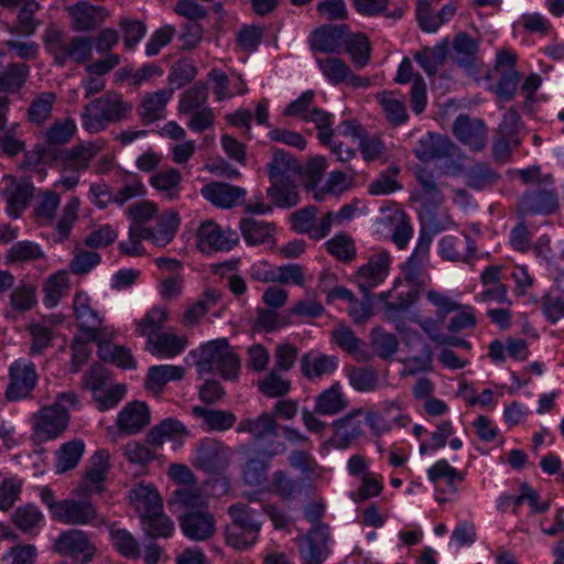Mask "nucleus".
I'll list each match as a JSON object with an SVG mask.
<instances>
[{
  "label": "nucleus",
  "mask_w": 564,
  "mask_h": 564,
  "mask_svg": "<svg viewBox=\"0 0 564 564\" xmlns=\"http://www.w3.org/2000/svg\"><path fill=\"white\" fill-rule=\"evenodd\" d=\"M42 40L57 66H65L69 62L86 64L93 58V41L89 36L75 35L67 39L54 23L47 25Z\"/></svg>",
  "instance_id": "obj_1"
},
{
  "label": "nucleus",
  "mask_w": 564,
  "mask_h": 564,
  "mask_svg": "<svg viewBox=\"0 0 564 564\" xmlns=\"http://www.w3.org/2000/svg\"><path fill=\"white\" fill-rule=\"evenodd\" d=\"M132 110V104L123 100L113 90L107 91L88 102L82 112V126L89 133L104 131L108 123L126 120Z\"/></svg>",
  "instance_id": "obj_2"
},
{
  "label": "nucleus",
  "mask_w": 564,
  "mask_h": 564,
  "mask_svg": "<svg viewBox=\"0 0 564 564\" xmlns=\"http://www.w3.org/2000/svg\"><path fill=\"white\" fill-rule=\"evenodd\" d=\"M78 398L74 392H63L55 402L39 411L35 415L34 432L40 441L58 437L67 427L69 411L78 406Z\"/></svg>",
  "instance_id": "obj_3"
},
{
  "label": "nucleus",
  "mask_w": 564,
  "mask_h": 564,
  "mask_svg": "<svg viewBox=\"0 0 564 564\" xmlns=\"http://www.w3.org/2000/svg\"><path fill=\"white\" fill-rule=\"evenodd\" d=\"M231 449L218 440L206 437L196 445L193 464L196 468L208 474H220L230 460Z\"/></svg>",
  "instance_id": "obj_4"
},
{
  "label": "nucleus",
  "mask_w": 564,
  "mask_h": 564,
  "mask_svg": "<svg viewBox=\"0 0 564 564\" xmlns=\"http://www.w3.org/2000/svg\"><path fill=\"white\" fill-rule=\"evenodd\" d=\"M53 551L85 564L93 560L96 547L84 531L69 529L57 536Z\"/></svg>",
  "instance_id": "obj_5"
},
{
  "label": "nucleus",
  "mask_w": 564,
  "mask_h": 564,
  "mask_svg": "<svg viewBox=\"0 0 564 564\" xmlns=\"http://www.w3.org/2000/svg\"><path fill=\"white\" fill-rule=\"evenodd\" d=\"M225 380H235L240 370V360L225 338L212 340L200 348Z\"/></svg>",
  "instance_id": "obj_6"
},
{
  "label": "nucleus",
  "mask_w": 564,
  "mask_h": 564,
  "mask_svg": "<svg viewBox=\"0 0 564 564\" xmlns=\"http://www.w3.org/2000/svg\"><path fill=\"white\" fill-rule=\"evenodd\" d=\"M1 184L3 185L1 195L7 204V213L12 218H19L34 194L33 184L24 177L18 178L11 174L4 175Z\"/></svg>",
  "instance_id": "obj_7"
},
{
  "label": "nucleus",
  "mask_w": 564,
  "mask_h": 564,
  "mask_svg": "<svg viewBox=\"0 0 564 564\" xmlns=\"http://www.w3.org/2000/svg\"><path fill=\"white\" fill-rule=\"evenodd\" d=\"M389 270L390 254L384 250L373 253L367 263L357 270L355 281L366 299H369L370 292L386 280Z\"/></svg>",
  "instance_id": "obj_8"
},
{
  "label": "nucleus",
  "mask_w": 564,
  "mask_h": 564,
  "mask_svg": "<svg viewBox=\"0 0 564 564\" xmlns=\"http://www.w3.org/2000/svg\"><path fill=\"white\" fill-rule=\"evenodd\" d=\"M330 531L326 524H317L297 540L299 552L304 564H322L329 554Z\"/></svg>",
  "instance_id": "obj_9"
},
{
  "label": "nucleus",
  "mask_w": 564,
  "mask_h": 564,
  "mask_svg": "<svg viewBox=\"0 0 564 564\" xmlns=\"http://www.w3.org/2000/svg\"><path fill=\"white\" fill-rule=\"evenodd\" d=\"M197 248L202 252L228 251L239 241V236L230 229H221L214 220L203 221L196 232Z\"/></svg>",
  "instance_id": "obj_10"
},
{
  "label": "nucleus",
  "mask_w": 564,
  "mask_h": 564,
  "mask_svg": "<svg viewBox=\"0 0 564 564\" xmlns=\"http://www.w3.org/2000/svg\"><path fill=\"white\" fill-rule=\"evenodd\" d=\"M557 208V194L547 185H538L524 192L518 200V209L522 215H550Z\"/></svg>",
  "instance_id": "obj_11"
},
{
  "label": "nucleus",
  "mask_w": 564,
  "mask_h": 564,
  "mask_svg": "<svg viewBox=\"0 0 564 564\" xmlns=\"http://www.w3.org/2000/svg\"><path fill=\"white\" fill-rule=\"evenodd\" d=\"M413 151L421 162L453 159L459 155V148L448 137L432 132L421 138Z\"/></svg>",
  "instance_id": "obj_12"
},
{
  "label": "nucleus",
  "mask_w": 564,
  "mask_h": 564,
  "mask_svg": "<svg viewBox=\"0 0 564 564\" xmlns=\"http://www.w3.org/2000/svg\"><path fill=\"white\" fill-rule=\"evenodd\" d=\"M178 521L183 534L192 541H207L216 532L215 516L207 510L184 512Z\"/></svg>",
  "instance_id": "obj_13"
},
{
  "label": "nucleus",
  "mask_w": 564,
  "mask_h": 564,
  "mask_svg": "<svg viewBox=\"0 0 564 564\" xmlns=\"http://www.w3.org/2000/svg\"><path fill=\"white\" fill-rule=\"evenodd\" d=\"M37 381L35 367L32 362L21 360L10 366V384L6 391L9 401H19L30 395Z\"/></svg>",
  "instance_id": "obj_14"
},
{
  "label": "nucleus",
  "mask_w": 564,
  "mask_h": 564,
  "mask_svg": "<svg viewBox=\"0 0 564 564\" xmlns=\"http://www.w3.org/2000/svg\"><path fill=\"white\" fill-rule=\"evenodd\" d=\"M73 308L85 340H97L101 335L100 326L102 318L99 316L98 312L91 307L90 297L84 291H78L75 294Z\"/></svg>",
  "instance_id": "obj_15"
},
{
  "label": "nucleus",
  "mask_w": 564,
  "mask_h": 564,
  "mask_svg": "<svg viewBox=\"0 0 564 564\" xmlns=\"http://www.w3.org/2000/svg\"><path fill=\"white\" fill-rule=\"evenodd\" d=\"M362 412L360 408L354 409L344 416L333 421V435L329 442L335 448H348L356 440L362 436V422L359 420Z\"/></svg>",
  "instance_id": "obj_16"
},
{
  "label": "nucleus",
  "mask_w": 564,
  "mask_h": 564,
  "mask_svg": "<svg viewBox=\"0 0 564 564\" xmlns=\"http://www.w3.org/2000/svg\"><path fill=\"white\" fill-rule=\"evenodd\" d=\"M150 409L141 401H132L123 406L117 417L119 429L112 436L117 442L120 434L134 435L141 432L150 423Z\"/></svg>",
  "instance_id": "obj_17"
},
{
  "label": "nucleus",
  "mask_w": 564,
  "mask_h": 564,
  "mask_svg": "<svg viewBox=\"0 0 564 564\" xmlns=\"http://www.w3.org/2000/svg\"><path fill=\"white\" fill-rule=\"evenodd\" d=\"M453 133L473 151H480L487 142V128L482 120L459 115L453 123Z\"/></svg>",
  "instance_id": "obj_18"
},
{
  "label": "nucleus",
  "mask_w": 564,
  "mask_h": 564,
  "mask_svg": "<svg viewBox=\"0 0 564 564\" xmlns=\"http://www.w3.org/2000/svg\"><path fill=\"white\" fill-rule=\"evenodd\" d=\"M378 300L383 305L384 317L390 322H395L397 329L403 332L402 318L417 300V292L411 290L398 293L395 296L392 291L382 292L378 295Z\"/></svg>",
  "instance_id": "obj_19"
},
{
  "label": "nucleus",
  "mask_w": 564,
  "mask_h": 564,
  "mask_svg": "<svg viewBox=\"0 0 564 564\" xmlns=\"http://www.w3.org/2000/svg\"><path fill=\"white\" fill-rule=\"evenodd\" d=\"M58 512L54 518L68 525H84L97 518V510L89 500H61Z\"/></svg>",
  "instance_id": "obj_20"
},
{
  "label": "nucleus",
  "mask_w": 564,
  "mask_h": 564,
  "mask_svg": "<svg viewBox=\"0 0 564 564\" xmlns=\"http://www.w3.org/2000/svg\"><path fill=\"white\" fill-rule=\"evenodd\" d=\"M411 80H413L410 91L412 109L420 115L426 107V85L422 76L414 74L412 62L405 56L399 65L395 82L406 84Z\"/></svg>",
  "instance_id": "obj_21"
},
{
  "label": "nucleus",
  "mask_w": 564,
  "mask_h": 564,
  "mask_svg": "<svg viewBox=\"0 0 564 564\" xmlns=\"http://www.w3.org/2000/svg\"><path fill=\"white\" fill-rule=\"evenodd\" d=\"M346 25H324L312 33L310 46L313 52L337 53L345 44Z\"/></svg>",
  "instance_id": "obj_22"
},
{
  "label": "nucleus",
  "mask_w": 564,
  "mask_h": 564,
  "mask_svg": "<svg viewBox=\"0 0 564 564\" xmlns=\"http://www.w3.org/2000/svg\"><path fill=\"white\" fill-rule=\"evenodd\" d=\"M72 18V28L77 32H87L99 26L108 17L102 7H96L88 2H78L67 8Z\"/></svg>",
  "instance_id": "obj_23"
},
{
  "label": "nucleus",
  "mask_w": 564,
  "mask_h": 564,
  "mask_svg": "<svg viewBox=\"0 0 564 564\" xmlns=\"http://www.w3.org/2000/svg\"><path fill=\"white\" fill-rule=\"evenodd\" d=\"M209 498L196 484L191 486H178L169 499V506L178 510L196 511L205 510L208 507Z\"/></svg>",
  "instance_id": "obj_24"
},
{
  "label": "nucleus",
  "mask_w": 564,
  "mask_h": 564,
  "mask_svg": "<svg viewBox=\"0 0 564 564\" xmlns=\"http://www.w3.org/2000/svg\"><path fill=\"white\" fill-rule=\"evenodd\" d=\"M203 197L213 205L221 208H230L245 198L247 192L242 187L227 183L213 182L200 191Z\"/></svg>",
  "instance_id": "obj_25"
},
{
  "label": "nucleus",
  "mask_w": 564,
  "mask_h": 564,
  "mask_svg": "<svg viewBox=\"0 0 564 564\" xmlns=\"http://www.w3.org/2000/svg\"><path fill=\"white\" fill-rule=\"evenodd\" d=\"M129 500L142 519L160 513L163 509L162 499L152 485H135L129 491Z\"/></svg>",
  "instance_id": "obj_26"
},
{
  "label": "nucleus",
  "mask_w": 564,
  "mask_h": 564,
  "mask_svg": "<svg viewBox=\"0 0 564 564\" xmlns=\"http://www.w3.org/2000/svg\"><path fill=\"white\" fill-rule=\"evenodd\" d=\"M228 514L231 518L232 534L241 529H247V536L250 540H258L262 522L250 506L241 502L234 503L228 508Z\"/></svg>",
  "instance_id": "obj_27"
},
{
  "label": "nucleus",
  "mask_w": 564,
  "mask_h": 564,
  "mask_svg": "<svg viewBox=\"0 0 564 564\" xmlns=\"http://www.w3.org/2000/svg\"><path fill=\"white\" fill-rule=\"evenodd\" d=\"M100 149L96 143L88 142L65 150L61 156L62 171L79 173L86 170Z\"/></svg>",
  "instance_id": "obj_28"
},
{
  "label": "nucleus",
  "mask_w": 564,
  "mask_h": 564,
  "mask_svg": "<svg viewBox=\"0 0 564 564\" xmlns=\"http://www.w3.org/2000/svg\"><path fill=\"white\" fill-rule=\"evenodd\" d=\"M338 367V358L318 351H310L301 358V371L308 380L332 375Z\"/></svg>",
  "instance_id": "obj_29"
},
{
  "label": "nucleus",
  "mask_w": 564,
  "mask_h": 564,
  "mask_svg": "<svg viewBox=\"0 0 564 564\" xmlns=\"http://www.w3.org/2000/svg\"><path fill=\"white\" fill-rule=\"evenodd\" d=\"M109 471V454L107 451H98L91 457V466L86 471L84 484L79 487V495L88 496L93 491H100Z\"/></svg>",
  "instance_id": "obj_30"
},
{
  "label": "nucleus",
  "mask_w": 564,
  "mask_h": 564,
  "mask_svg": "<svg viewBox=\"0 0 564 564\" xmlns=\"http://www.w3.org/2000/svg\"><path fill=\"white\" fill-rule=\"evenodd\" d=\"M178 226V214L173 209L165 210L156 218V228L145 226L148 240L158 247H164L173 240Z\"/></svg>",
  "instance_id": "obj_31"
},
{
  "label": "nucleus",
  "mask_w": 564,
  "mask_h": 564,
  "mask_svg": "<svg viewBox=\"0 0 564 564\" xmlns=\"http://www.w3.org/2000/svg\"><path fill=\"white\" fill-rule=\"evenodd\" d=\"M440 256L447 261H468L476 251L475 242L468 236H445L440 240Z\"/></svg>",
  "instance_id": "obj_32"
},
{
  "label": "nucleus",
  "mask_w": 564,
  "mask_h": 564,
  "mask_svg": "<svg viewBox=\"0 0 564 564\" xmlns=\"http://www.w3.org/2000/svg\"><path fill=\"white\" fill-rule=\"evenodd\" d=\"M348 408V400L337 381L322 391L315 399L314 411L321 415H336Z\"/></svg>",
  "instance_id": "obj_33"
},
{
  "label": "nucleus",
  "mask_w": 564,
  "mask_h": 564,
  "mask_svg": "<svg viewBox=\"0 0 564 564\" xmlns=\"http://www.w3.org/2000/svg\"><path fill=\"white\" fill-rule=\"evenodd\" d=\"M173 96L172 88H163L144 95L139 107V116L144 123L164 118L165 106Z\"/></svg>",
  "instance_id": "obj_34"
},
{
  "label": "nucleus",
  "mask_w": 564,
  "mask_h": 564,
  "mask_svg": "<svg viewBox=\"0 0 564 564\" xmlns=\"http://www.w3.org/2000/svg\"><path fill=\"white\" fill-rule=\"evenodd\" d=\"M41 9L36 0H26L19 8L15 24H8L7 31L10 34L22 36H32L41 26L42 22L35 18V13Z\"/></svg>",
  "instance_id": "obj_35"
},
{
  "label": "nucleus",
  "mask_w": 564,
  "mask_h": 564,
  "mask_svg": "<svg viewBox=\"0 0 564 564\" xmlns=\"http://www.w3.org/2000/svg\"><path fill=\"white\" fill-rule=\"evenodd\" d=\"M186 347V339L171 332L158 333L147 339L145 348L152 355L173 358L180 355Z\"/></svg>",
  "instance_id": "obj_36"
},
{
  "label": "nucleus",
  "mask_w": 564,
  "mask_h": 564,
  "mask_svg": "<svg viewBox=\"0 0 564 564\" xmlns=\"http://www.w3.org/2000/svg\"><path fill=\"white\" fill-rule=\"evenodd\" d=\"M332 336L338 347L350 354L357 361L365 362L371 359L370 354L365 348V343L348 326L343 324L336 326Z\"/></svg>",
  "instance_id": "obj_37"
},
{
  "label": "nucleus",
  "mask_w": 564,
  "mask_h": 564,
  "mask_svg": "<svg viewBox=\"0 0 564 564\" xmlns=\"http://www.w3.org/2000/svg\"><path fill=\"white\" fill-rule=\"evenodd\" d=\"M240 230L248 245L274 243L275 227L272 223L245 217L240 220Z\"/></svg>",
  "instance_id": "obj_38"
},
{
  "label": "nucleus",
  "mask_w": 564,
  "mask_h": 564,
  "mask_svg": "<svg viewBox=\"0 0 564 564\" xmlns=\"http://www.w3.org/2000/svg\"><path fill=\"white\" fill-rule=\"evenodd\" d=\"M193 414L203 421V427L208 431L225 432L236 423V415L230 411L208 409L196 405Z\"/></svg>",
  "instance_id": "obj_39"
},
{
  "label": "nucleus",
  "mask_w": 564,
  "mask_h": 564,
  "mask_svg": "<svg viewBox=\"0 0 564 564\" xmlns=\"http://www.w3.org/2000/svg\"><path fill=\"white\" fill-rule=\"evenodd\" d=\"M478 43L467 33H458L453 41V61L466 69H475Z\"/></svg>",
  "instance_id": "obj_40"
},
{
  "label": "nucleus",
  "mask_w": 564,
  "mask_h": 564,
  "mask_svg": "<svg viewBox=\"0 0 564 564\" xmlns=\"http://www.w3.org/2000/svg\"><path fill=\"white\" fill-rule=\"evenodd\" d=\"M300 170L301 165L292 154L283 150H275L269 164V177L271 182L289 181Z\"/></svg>",
  "instance_id": "obj_41"
},
{
  "label": "nucleus",
  "mask_w": 564,
  "mask_h": 564,
  "mask_svg": "<svg viewBox=\"0 0 564 564\" xmlns=\"http://www.w3.org/2000/svg\"><path fill=\"white\" fill-rule=\"evenodd\" d=\"M57 96L53 91L36 94L28 108V120L35 126H43L52 117Z\"/></svg>",
  "instance_id": "obj_42"
},
{
  "label": "nucleus",
  "mask_w": 564,
  "mask_h": 564,
  "mask_svg": "<svg viewBox=\"0 0 564 564\" xmlns=\"http://www.w3.org/2000/svg\"><path fill=\"white\" fill-rule=\"evenodd\" d=\"M181 182L182 175L180 171L173 167L162 170L150 178V184L170 200L178 198Z\"/></svg>",
  "instance_id": "obj_43"
},
{
  "label": "nucleus",
  "mask_w": 564,
  "mask_h": 564,
  "mask_svg": "<svg viewBox=\"0 0 564 564\" xmlns=\"http://www.w3.org/2000/svg\"><path fill=\"white\" fill-rule=\"evenodd\" d=\"M279 424L273 415L262 413L257 419H245L237 426V433H250L254 438L276 436Z\"/></svg>",
  "instance_id": "obj_44"
},
{
  "label": "nucleus",
  "mask_w": 564,
  "mask_h": 564,
  "mask_svg": "<svg viewBox=\"0 0 564 564\" xmlns=\"http://www.w3.org/2000/svg\"><path fill=\"white\" fill-rule=\"evenodd\" d=\"M448 54V44L443 41L433 47H424L414 54V59L425 70L429 76L436 74L440 66H442Z\"/></svg>",
  "instance_id": "obj_45"
},
{
  "label": "nucleus",
  "mask_w": 564,
  "mask_h": 564,
  "mask_svg": "<svg viewBox=\"0 0 564 564\" xmlns=\"http://www.w3.org/2000/svg\"><path fill=\"white\" fill-rule=\"evenodd\" d=\"M36 304V286L30 282L21 281L9 296V306L12 312L18 314L32 311Z\"/></svg>",
  "instance_id": "obj_46"
},
{
  "label": "nucleus",
  "mask_w": 564,
  "mask_h": 564,
  "mask_svg": "<svg viewBox=\"0 0 564 564\" xmlns=\"http://www.w3.org/2000/svg\"><path fill=\"white\" fill-rule=\"evenodd\" d=\"M85 451V444L80 440L64 443L56 452V473L63 474L74 469Z\"/></svg>",
  "instance_id": "obj_47"
},
{
  "label": "nucleus",
  "mask_w": 564,
  "mask_h": 564,
  "mask_svg": "<svg viewBox=\"0 0 564 564\" xmlns=\"http://www.w3.org/2000/svg\"><path fill=\"white\" fill-rule=\"evenodd\" d=\"M69 290L68 274L59 271L52 274L43 286V303L46 307H55Z\"/></svg>",
  "instance_id": "obj_48"
},
{
  "label": "nucleus",
  "mask_w": 564,
  "mask_h": 564,
  "mask_svg": "<svg viewBox=\"0 0 564 564\" xmlns=\"http://www.w3.org/2000/svg\"><path fill=\"white\" fill-rule=\"evenodd\" d=\"M79 205L80 200L76 196L70 197L65 204L54 228V241L64 242L69 238L72 228L78 219Z\"/></svg>",
  "instance_id": "obj_49"
},
{
  "label": "nucleus",
  "mask_w": 564,
  "mask_h": 564,
  "mask_svg": "<svg viewBox=\"0 0 564 564\" xmlns=\"http://www.w3.org/2000/svg\"><path fill=\"white\" fill-rule=\"evenodd\" d=\"M344 47L357 68H364L369 63L371 45L365 34L347 32Z\"/></svg>",
  "instance_id": "obj_50"
},
{
  "label": "nucleus",
  "mask_w": 564,
  "mask_h": 564,
  "mask_svg": "<svg viewBox=\"0 0 564 564\" xmlns=\"http://www.w3.org/2000/svg\"><path fill=\"white\" fill-rule=\"evenodd\" d=\"M61 197L53 191H45L39 197L34 207V219L40 226H50L54 223Z\"/></svg>",
  "instance_id": "obj_51"
},
{
  "label": "nucleus",
  "mask_w": 564,
  "mask_h": 564,
  "mask_svg": "<svg viewBox=\"0 0 564 564\" xmlns=\"http://www.w3.org/2000/svg\"><path fill=\"white\" fill-rule=\"evenodd\" d=\"M185 369L181 366L160 365L152 366L148 371L147 387L151 390L161 389L170 381L181 380Z\"/></svg>",
  "instance_id": "obj_52"
},
{
  "label": "nucleus",
  "mask_w": 564,
  "mask_h": 564,
  "mask_svg": "<svg viewBox=\"0 0 564 564\" xmlns=\"http://www.w3.org/2000/svg\"><path fill=\"white\" fill-rule=\"evenodd\" d=\"M110 536L115 549L126 558L137 560L141 556L139 541L126 529L112 527Z\"/></svg>",
  "instance_id": "obj_53"
},
{
  "label": "nucleus",
  "mask_w": 564,
  "mask_h": 564,
  "mask_svg": "<svg viewBox=\"0 0 564 564\" xmlns=\"http://www.w3.org/2000/svg\"><path fill=\"white\" fill-rule=\"evenodd\" d=\"M268 196L281 208H290L299 204V193L291 180L283 182H271L268 188Z\"/></svg>",
  "instance_id": "obj_54"
},
{
  "label": "nucleus",
  "mask_w": 564,
  "mask_h": 564,
  "mask_svg": "<svg viewBox=\"0 0 564 564\" xmlns=\"http://www.w3.org/2000/svg\"><path fill=\"white\" fill-rule=\"evenodd\" d=\"M378 98L387 120L392 126L398 127L408 121L409 115L404 102L397 99L392 93H381Z\"/></svg>",
  "instance_id": "obj_55"
},
{
  "label": "nucleus",
  "mask_w": 564,
  "mask_h": 564,
  "mask_svg": "<svg viewBox=\"0 0 564 564\" xmlns=\"http://www.w3.org/2000/svg\"><path fill=\"white\" fill-rule=\"evenodd\" d=\"M11 520L19 530L29 533L40 525L43 514L36 506L26 503L14 510Z\"/></svg>",
  "instance_id": "obj_56"
},
{
  "label": "nucleus",
  "mask_w": 564,
  "mask_h": 564,
  "mask_svg": "<svg viewBox=\"0 0 564 564\" xmlns=\"http://www.w3.org/2000/svg\"><path fill=\"white\" fill-rule=\"evenodd\" d=\"M207 98V85L202 82L195 83L182 94L178 102V111L181 113H191L194 110H198L205 105Z\"/></svg>",
  "instance_id": "obj_57"
},
{
  "label": "nucleus",
  "mask_w": 564,
  "mask_h": 564,
  "mask_svg": "<svg viewBox=\"0 0 564 564\" xmlns=\"http://www.w3.org/2000/svg\"><path fill=\"white\" fill-rule=\"evenodd\" d=\"M350 386L359 392H369L378 387V375L372 367H351L347 370Z\"/></svg>",
  "instance_id": "obj_58"
},
{
  "label": "nucleus",
  "mask_w": 564,
  "mask_h": 564,
  "mask_svg": "<svg viewBox=\"0 0 564 564\" xmlns=\"http://www.w3.org/2000/svg\"><path fill=\"white\" fill-rule=\"evenodd\" d=\"M499 180V174L495 172L488 163H477L471 166L466 174V184L475 189H484L492 186Z\"/></svg>",
  "instance_id": "obj_59"
},
{
  "label": "nucleus",
  "mask_w": 564,
  "mask_h": 564,
  "mask_svg": "<svg viewBox=\"0 0 564 564\" xmlns=\"http://www.w3.org/2000/svg\"><path fill=\"white\" fill-rule=\"evenodd\" d=\"M169 319V312L164 307H152L138 323L137 333L140 336L153 337Z\"/></svg>",
  "instance_id": "obj_60"
},
{
  "label": "nucleus",
  "mask_w": 564,
  "mask_h": 564,
  "mask_svg": "<svg viewBox=\"0 0 564 564\" xmlns=\"http://www.w3.org/2000/svg\"><path fill=\"white\" fill-rule=\"evenodd\" d=\"M316 64L324 77L335 86L344 83L346 75L349 74V66L341 58L335 56L317 58Z\"/></svg>",
  "instance_id": "obj_61"
},
{
  "label": "nucleus",
  "mask_w": 564,
  "mask_h": 564,
  "mask_svg": "<svg viewBox=\"0 0 564 564\" xmlns=\"http://www.w3.org/2000/svg\"><path fill=\"white\" fill-rule=\"evenodd\" d=\"M272 491L284 500L294 499L302 494L304 482L290 478L284 471L279 470L272 477Z\"/></svg>",
  "instance_id": "obj_62"
},
{
  "label": "nucleus",
  "mask_w": 564,
  "mask_h": 564,
  "mask_svg": "<svg viewBox=\"0 0 564 564\" xmlns=\"http://www.w3.org/2000/svg\"><path fill=\"white\" fill-rule=\"evenodd\" d=\"M219 295L216 292L206 291L203 299L196 301L183 314V324L185 326H195L198 321L210 310L212 306L216 305Z\"/></svg>",
  "instance_id": "obj_63"
},
{
  "label": "nucleus",
  "mask_w": 564,
  "mask_h": 564,
  "mask_svg": "<svg viewBox=\"0 0 564 564\" xmlns=\"http://www.w3.org/2000/svg\"><path fill=\"white\" fill-rule=\"evenodd\" d=\"M327 251L341 262H350L356 257L354 240L346 234H338L326 242Z\"/></svg>",
  "instance_id": "obj_64"
}]
</instances>
